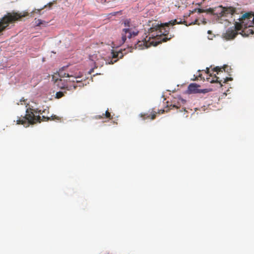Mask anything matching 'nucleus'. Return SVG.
I'll use <instances>...</instances> for the list:
<instances>
[{
	"instance_id": "obj_12",
	"label": "nucleus",
	"mask_w": 254,
	"mask_h": 254,
	"mask_svg": "<svg viewBox=\"0 0 254 254\" xmlns=\"http://www.w3.org/2000/svg\"><path fill=\"white\" fill-rule=\"evenodd\" d=\"M110 117V113L107 110L105 112V114L103 113L102 115H97L95 117L96 119H104L109 118Z\"/></svg>"
},
{
	"instance_id": "obj_19",
	"label": "nucleus",
	"mask_w": 254,
	"mask_h": 254,
	"mask_svg": "<svg viewBox=\"0 0 254 254\" xmlns=\"http://www.w3.org/2000/svg\"><path fill=\"white\" fill-rule=\"evenodd\" d=\"M37 21H38V23H37V26H39V25H40L41 24H42V21L41 20H40V19H38V20H37Z\"/></svg>"
},
{
	"instance_id": "obj_27",
	"label": "nucleus",
	"mask_w": 254,
	"mask_h": 254,
	"mask_svg": "<svg viewBox=\"0 0 254 254\" xmlns=\"http://www.w3.org/2000/svg\"><path fill=\"white\" fill-rule=\"evenodd\" d=\"M210 31H208V33H210Z\"/></svg>"
},
{
	"instance_id": "obj_4",
	"label": "nucleus",
	"mask_w": 254,
	"mask_h": 254,
	"mask_svg": "<svg viewBox=\"0 0 254 254\" xmlns=\"http://www.w3.org/2000/svg\"><path fill=\"white\" fill-rule=\"evenodd\" d=\"M239 22H236L235 25L237 30H245L250 34L254 33V14L246 13L239 18Z\"/></svg>"
},
{
	"instance_id": "obj_14",
	"label": "nucleus",
	"mask_w": 254,
	"mask_h": 254,
	"mask_svg": "<svg viewBox=\"0 0 254 254\" xmlns=\"http://www.w3.org/2000/svg\"><path fill=\"white\" fill-rule=\"evenodd\" d=\"M65 93H66L65 91L57 92L56 94V98L58 99L61 98L64 95Z\"/></svg>"
},
{
	"instance_id": "obj_2",
	"label": "nucleus",
	"mask_w": 254,
	"mask_h": 254,
	"mask_svg": "<svg viewBox=\"0 0 254 254\" xmlns=\"http://www.w3.org/2000/svg\"><path fill=\"white\" fill-rule=\"evenodd\" d=\"M59 77H56L57 74L53 76V79L57 86L61 89L66 90H75L77 86L74 83L81 82L78 80L82 77V73L75 66L68 68L67 67L64 66L58 71Z\"/></svg>"
},
{
	"instance_id": "obj_26",
	"label": "nucleus",
	"mask_w": 254,
	"mask_h": 254,
	"mask_svg": "<svg viewBox=\"0 0 254 254\" xmlns=\"http://www.w3.org/2000/svg\"><path fill=\"white\" fill-rule=\"evenodd\" d=\"M225 67H226V66L223 67V69H224V71L225 70Z\"/></svg>"
},
{
	"instance_id": "obj_1",
	"label": "nucleus",
	"mask_w": 254,
	"mask_h": 254,
	"mask_svg": "<svg viewBox=\"0 0 254 254\" xmlns=\"http://www.w3.org/2000/svg\"><path fill=\"white\" fill-rule=\"evenodd\" d=\"M180 23H182L181 21L177 22L176 19L163 24L153 23L151 27L148 29V34L144 33L141 40H138L137 42L135 48L142 49L151 46H156L162 42H167L174 36L170 35L169 37V26Z\"/></svg>"
},
{
	"instance_id": "obj_10",
	"label": "nucleus",
	"mask_w": 254,
	"mask_h": 254,
	"mask_svg": "<svg viewBox=\"0 0 254 254\" xmlns=\"http://www.w3.org/2000/svg\"><path fill=\"white\" fill-rule=\"evenodd\" d=\"M165 112L164 110H160L158 112V114H163ZM157 113L156 111H152L149 114L147 113H141L140 114V117L143 118V120L151 119V120H154L156 118V116Z\"/></svg>"
},
{
	"instance_id": "obj_17",
	"label": "nucleus",
	"mask_w": 254,
	"mask_h": 254,
	"mask_svg": "<svg viewBox=\"0 0 254 254\" xmlns=\"http://www.w3.org/2000/svg\"><path fill=\"white\" fill-rule=\"evenodd\" d=\"M213 71H215L218 74L219 72H222L223 70H222V68H220L218 66L215 67L213 69Z\"/></svg>"
},
{
	"instance_id": "obj_21",
	"label": "nucleus",
	"mask_w": 254,
	"mask_h": 254,
	"mask_svg": "<svg viewBox=\"0 0 254 254\" xmlns=\"http://www.w3.org/2000/svg\"><path fill=\"white\" fill-rule=\"evenodd\" d=\"M206 72L207 73H209V68H206Z\"/></svg>"
},
{
	"instance_id": "obj_16",
	"label": "nucleus",
	"mask_w": 254,
	"mask_h": 254,
	"mask_svg": "<svg viewBox=\"0 0 254 254\" xmlns=\"http://www.w3.org/2000/svg\"><path fill=\"white\" fill-rule=\"evenodd\" d=\"M47 6L46 5H44L43 7L40 8H39V9H35L34 10H33L32 11L33 13H37V14H41V11L44 8H45Z\"/></svg>"
},
{
	"instance_id": "obj_28",
	"label": "nucleus",
	"mask_w": 254,
	"mask_h": 254,
	"mask_svg": "<svg viewBox=\"0 0 254 254\" xmlns=\"http://www.w3.org/2000/svg\"><path fill=\"white\" fill-rule=\"evenodd\" d=\"M197 22V20H195V23H196V22Z\"/></svg>"
},
{
	"instance_id": "obj_20",
	"label": "nucleus",
	"mask_w": 254,
	"mask_h": 254,
	"mask_svg": "<svg viewBox=\"0 0 254 254\" xmlns=\"http://www.w3.org/2000/svg\"><path fill=\"white\" fill-rule=\"evenodd\" d=\"M204 11H205V10L204 9H201V8H198V12L199 13L204 12Z\"/></svg>"
},
{
	"instance_id": "obj_25",
	"label": "nucleus",
	"mask_w": 254,
	"mask_h": 254,
	"mask_svg": "<svg viewBox=\"0 0 254 254\" xmlns=\"http://www.w3.org/2000/svg\"><path fill=\"white\" fill-rule=\"evenodd\" d=\"M42 117H43V119H45L46 118L45 116H43Z\"/></svg>"
},
{
	"instance_id": "obj_15",
	"label": "nucleus",
	"mask_w": 254,
	"mask_h": 254,
	"mask_svg": "<svg viewBox=\"0 0 254 254\" xmlns=\"http://www.w3.org/2000/svg\"><path fill=\"white\" fill-rule=\"evenodd\" d=\"M167 107L169 108V110L173 109V108L176 109H179L180 108V106L179 105V104H171L170 105H168Z\"/></svg>"
},
{
	"instance_id": "obj_9",
	"label": "nucleus",
	"mask_w": 254,
	"mask_h": 254,
	"mask_svg": "<svg viewBox=\"0 0 254 254\" xmlns=\"http://www.w3.org/2000/svg\"><path fill=\"white\" fill-rule=\"evenodd\" d=\"M238 31L235 27V28H230L227 30L224 37L227 40L233 39L238 35Z\"/></svg>"
},
{
	"instance_id": "obj_13",
	"label": "nucleus",
	"mask_w": 254,
	"mask_h": 254,
	"mask_svg": "<svg viewBox=\"0 0 254 254\" xmlns=\"http://www.w3.org/2000/svg\"><path fill=\"white\" fill-rule=\"evenodd\" d=\"M219 77L216 76V75H214V77H213L212 79L210 80V78H207V80L209 81L211 83H219L221 84V86H222L223 84L221 83L222 80H219Z\"/></svg>"
},
{
	"instance_id": "obj_3",
	"label": "nucleus",
	"mask_w": 254,
	"mask_h": 254,
	"mask_svg": "<svg viewBox=\"0 0 254 254\" xmlns=\"http://www.w3.org/2000/svg\"><path fill=\"white\" fill-rule=\"evenodd\" d=\"M43 112L44 111H42L38 109H34L28 108L26 109L25 116L17 120V124L23 125L27 127L30 124L33 125L38 122L41 123L42 120L40 115H42Z\"/></svg>"
},
{
	"instance_id": "obj_8",
	"label": "nucleus",
	"mask_w": 254,
	"mask_h": 254,
	"mask_svg": "<svg viewBox=\"0 0 254 254\" xmlns=\"http://www.w3.org/2000/svg\"><path fill=\"white\" fill-rule=\"evenodd\" d=\"M200 86L196 83H191L188 86L187 92L189 94L200 93H205L207 92V89H199L198 88Z\"/></svg>"
},
{
	"instance_id": "obj_24",
	"label": "nucleus",
	"mask_w": 254,
	"mask_h": 254,
	"mask_svg": "<svg viewBox=\"0 0 254 254\" xmlns=\"http://www.w3.org/2000/svg\"><path fill=\"white\" fill-rule=\"evenodd\" d=\"M48 4L49 6H51L53 4V3L52 2H50Z\"/></svg>"
},
{
	"instance_id": "obj_6",
	"label": "nucleus",
	"mask_w": 254,
	"mask_h": 254,
	"mask_svg": "<svg viewBox=\"0 0 254 254\" xmlns=\"http://www.w3.org/2000/svg\"><path fill=\"white\" fill-rule=\"evenodd\" d=\"M123 24L125 28L123 29L121 34L122 44L124 43L127 38L130 39L136 36L139 33L138 30L132 24L130 19L125 20Z\"/></svg>"
},
{
	"instance_id": "obj_18",
	"label": "nucleus",
	"mask_w": 254,
	"mask_h": 254,
	"mask_svg": "<svg viewBox=\"0 0 254 254\" xmlns=\"http://www.w3.org/2000/svg\"><path fill=\"white\" fill-rule=\"evenodd\" d=\"M224 80L223 83H225L228 81L232 80V78L231 77H226L225 78H224Z\"/></svg>"
},
{
	"instance_id": "obj_5",
	"label": "nucleus",
	"mask_w": 254,
	"mask_h": 254,
	"mask_svg": "<svg viewBox=\"0 0 254 254\" xmlns=\"http://www.w3.org/2000/svg\"><path fill=\"white\" fill-rule=\"evenodd\" d=\"M27 12H17L12 11L8 12L0 20V32L7 28L10 24L14 23L21 18L27 16Z\"/></svg>"
},
{
	"instance_id": "obj_22",
	"label": "nucleus",
	"mask_w": 254,
	"mask_h": 254,
	"mask_svg": "<svg viewBox=\"0 0 254 254\" xmlns=\"http://www.w3.org/2000/svg\"><path fill=\"white\" fill-rule=\"evenodd\" d=\"M119 12H112V15H116L117 13H119Z\"/></svg>"
},
{
	"instance_id": "obj_7",
	"label": "nucleus",
	"mask_w": 254,
	"mask_h": 254,
	"mask_svg": "<svg viewBox=\"0 0 254 254\" xmlns=\"http://www.w3.org/2000/svg\"><path fill=\"white\" fill-rule=\"evenodd\" d=\"M123 52H125V50H123L122 49H115L112 46V64L117 62L119 59H122L126 53H123Z\"/></svg>"
},
{
	"instance_id": "obj_11",
	"label": "nucleus",
	"mask_w": 254,
	"mask_h": 254,
	"mask_svg": "<svg viewBox=\"0 0 254 254\" xmlns=\"http://www.w3.org/2000/svg\"><path fill=\"white\" fill-rule=\"evenodd\" d=\"M236 12V8L233 7H224L222 11L223 16H226L227 14H233Z\"/></svg>"
},
{
	"instance_id": "obj_23",
	"label": "nucleus",
	"mask_w": 254,
	"mask_h": 254,
	"mask_svg": "<svg viewBox=\"0 0 254 254\" xmlns=\"http://www.w3.org/2000/svg\"><path fill=\"white\" fill-rule=\"evenodd\" d=\"M101 2L103 3H104L106 2V0H101Z\"/></svg>"
}]
</instances>
